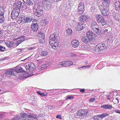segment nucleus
Returning a JSON list of instances; mask_svg holds the SVG:
<instances>
[{
    "label": "nucleus",
    "mask_w": 120,
    "mask_h": 120,
    "mask_svg": "<svg viewBox=\"0 0 120 120\" xmlns=\"http://www.w3.org/2000/svg\"><path fill=\"white\" fill-rule=\"evenodd\" d=\"M62 64H63L64 67H68L73 64V62L70 61H62Z\"/></svg>",
    "instance_id": "2eb2a0df"
},
{
    "label": "nucleus",
    "mask_w": 120,
    "mask_h": 120,
    "mask_svg": "<svg viewBox=\"0 0 120 120\" xmlns=\"http://www.w3.org/2000/svg\"><path fill=\"white\" fill-rule=\"evenodd\" d=\"M14 68V71L15 72L16 75L17 73L22 72L23 71L21 67L18 66H17Z\"/></svg>",
    "instance_id": "f3484780"
},
{
    "label": "nucleus",
    "mask_w": 120,
    "mask_h": 120,
    "mask_svg": "<svg viewBox=\"0 0 120 120\" xmlns=\"http://www.w3.org/2000/svg\"><path fill=\"white\" fill-rule=\"evenodd\" d=\"M108 30V29H105L104 31V33H105V32H107Z\"/></svg>",
    "instance_id": "0e129e2a"
},
{
    "label": "nucleus",
    "mask_w": 120,
    "mask_h": 120,
    "mask_svg": "<svg viewBox=\"0 0 120 120\" xmlns=\"http://www.w3.org/2000/svg\"><path fill=\"white\" fill-rule=\"evenodd\" d=\"M99 9L103 15L104 16H107L109 14V10L108 8H104L102 5L99 6Z\"/></svg>",
    "instance_id": "20e7f679"
},
{
    "label": "nucleus",
    "mask_w": 120,
    "mask_h": 120,
    "mask_svg": "<svg viewBox=\"0 0 120 120\" xmlns=\"http://www.w3.org/2000/svg\"><path fill=\"white\" fill-rule=\"evenodd\" d=\"M94 51L95 53L96 54H100L101 52L98 45H96L94 48Z\"/></svg>",
    "instance_id": "4be33fe9"
},
{
    "label": "nucleus",
    "mask_w": 120,
    "mask_h": 120,
    "mask_svg": "<svg viewBox=\"0 0 120 120\" xmlns=\"http://www.w3.org/2000/svg\"><path fill=\"white\" fill-rule=\"evenodd\" d=\"M59 36V34L57 32L54 33L53 34H51L50 36V38L52 39H57L58 40V37Z\"/></svg>",
    "instance_id": "b1692460"
},
{
    "label": "nucleus",
    "mask_w": 120,
    "mask_h": 120,
    "mask_svg": "<svg viewBox=\"0 0 120 120\" xmlns=\"http://www.w3.org/2000/svg\"><path fill=\"white\" fill-rule=\"evenodd\" d=\"M95 19L96 21L99 23H100L102 26H104L106 24V22L104 19L103 17L100 14L96 15Z\"/></svg>",
    "instance_id": "f257e3e1"
},
{
    "label": "nucleus",
    "mask_w": 120,
    "mask_h": 120,
    "mask_svg": "<svg viewBox=\"0 0 120 120\" xmlns=\"http://www.w3.org/2000/svg\"><path fill=\"white\" fill-rule=\"evenodd\" d=\"M98 25L96 22H94L92 23L91 26L92 27H93L95 26H97Z\"/></svg>",
    "instance_id": "a18cd8bd"
},
{
    "label": "nucleus",
    "mask_w": 120,
    "mask_h": 120,
    "mask_svg": "<svg viewBox=\"0 0 120 120\" xmlns=\"http://www.w3.org/2000/svg\"><path fill=\"white\" fill-rule=\"evenodd\" d=\"M115 9L117 11L120 10V2L117 1L114 3Z\"/></svg>",
    "instance_id": "a211bd4d"
},
{
    "label": "nucleus",
    "mask_w": 120,
    "mask_h": 120,
    "mask_svg": "<svg viewBox=\"0 0 120 120\" xmlns=\"http://www.w3.org/2000/svg\"><path fill=\"white\" fill-rule=\"evenodd\" d=\"M88 41H89V40H88L85 36H83L81 39L82 41L86 44H88Z\"/></svg>",
    "instance_id": "cd10ccee"
},
{
    "label": "nucleus",
    "mask_w": 120,
    "mask_h": 120,
    "mask_svg": "<svg viewBox=\"0 0 120 120\" xmlns=\"http://www.w3.org/2000/svg\"><path fill=\"white\" fill-rule=\"evenodd\" d=\"M19 13L12 11L11 15V17L12 19H15L18 16Z\"/></svg>",
    "instance_id": "aec40b11"
},
{
    "label": "nucleus",
    "mask_w": 120,
    "mask_h": 120,
    "mask_svg": "<svg viewBox=\"0 0 120 120\" xmlns=\"http://www.w3.org/2000/svg\"><path fill=\"white\" fill-rule=\"evenodd\" d=\"M66 32L68 35H71L72 33V31L71 29H68L66 31Z\"/></svg>",
    "instance_id": "4c0bfd02"
},
{
    "label": "nucleus",
    "mask_w": 120,
    "mask_h": 120,
    "mask_svg": "<svg viewBox=\"0 0 120 120\" xmlns=\"http://www.w3.org/2000/svg\"><path fill=\"white\" fill-rule=\"evenodd\" d=\"M22 115V113H21L20 114L21 116L20 117H16L15 118H14L13 119V120H22V119H21V115Z\"/></svg>",
    "instance_id": "ea45409f"
},
{
    "label": "nucleus",
    "mask_w": 120,
    "mask_h": 120,
    "mask_svg": "<svg viewBox=\"0 0 120 120\" xmlns=\"http://www.w3.org/2000/svg\"><path fill=\"white\" fill-rule=\"evenodd\" d=\"M86 34V37L89 41L95 39V35L91 31H87Z\"/></svg>",
    "instance_id": "6e6552de"
},
{
    "label": "nucleus",
    "mask_w": 120,
    "mask_h": 120,
    "mask_svg": "<svg viewBox=\"0 0 120 120\" xmlns=\"http://www.w3.org/2000/svg\"><path fill=\"white\" fill-rule=\"evenodd\" d=\"M120 99V97L117 96L115 98L113 99V102L115 104H117L119 103V100Z\"/></svg>",
    "instance_id": "5701e85b"
},
{
    "label": "nucleus",
    "mask_w": 120,
    "mask_h": 120,
    "mask_svg": "<svg viewBox=\"0 0 120 120\" xmlns=\"http://www.w3.org/2000/svg\"><path fill=\"white\" fill-rule=\"evenodd\" d=\"M6 49L5 47H3L1 45H0V51H1L4 52Z\"/></svg>",
    "instance_id": "58836bf2"
},
{
    "label": "nucleus",
    "mask_w": 120,
    "mask_h": 120,
    "mask_svg": "<svg viewBox=\"0 0 120 120\" xmlns=\"http://www.w3.org/2000/svg\"><path fill=\"white\" fill-rule=\"evenodd\" d=\"M47 95V93H44L43 92L42 93H41V96H46Z\"/></svg>",
    "instance_id": "5fc2aeb1"
},
{
    "label": "nucleus",
    "mask_w": 120,
    "mask_h": 120,
    "mask_svg": "<svg viewBox=\"0 0 120 120\" xmlns=\"http://www.w3.org/2000/svg\"><path fill=\"white\" fill-rule=\"evenodd\" d=\"M26 4L28 5H32L33 4V0H26Z\"/></svg>",
    "instance_id": "c9c22d12"
},
{
    "label": "nucleus",
    "mask_w": 120,
    "mask_h": 120,
    "mask_svg": "<svg viewBox=\"0 0 120 120\" xmlns=\"http://www.w3.org/2000/svg\"><path fill=\"white\" fill-rule=\"evenodd\" d=\"M32 23L31 26V30L34 32H36L38 30V21L37 20H34L32 21Z\"/></svg>",
    "instance_id": "423d86ee"
},
{
    "label": "nucleus",
    "mask_w": 120,
    "mask_h": 120,
    "mask_svg": "<svg viewBox=\"0 0 120 120\" xmlns=\"http://www.w3.org/2000/svg\"><path fill=\"white\" fill-rule=\"evenodd\" d=\"M28 117L29 118H31L32 119H34L37 120H38L37 116L35 115H29L28 116Z\"/></svg>",
    "instance_id": "2f4dec72"
},
{
    "label": "nucleus",
    "mask_w": 120,
    "mask_h": 120,
    "mask_svg": "<svg viewBox=\"0 0 120 120\" xmlns=\"http://www.w3.org/2000/svg\"><path fill=\"white\" fill-rule=\"evenodd\" d=\"M87 112V111L85 109H81L77 112V116L82 117V116H85Z\"/></svg>",
    "instance_id": "9b49d317"
},
{
    "label": "nucleus",
    "mask_w": 120,
    "mask_h": 120,
    "mask_svg": "<svg viewBox=\"0 0 120 120\" xmlns=\"http://www.w3.org/2000/svg\"><path fill=\"white\" fill-rule=\"evenodd\" d=\"M74 98V97L73 96L67 97L66 98V100H67L68 99H71Z\"/></svg>",
    "instance_id": "8fccbe9b"
},
{
    "label": "nucleus",
    "mask_w": 120,
    "mask_h": 120,
    "mask_svg": "<svg viewBox=\"0 0 120 120\" xmlns=\"http://www.w3.org/2000/svg\"><path fill=\"white\" fill-rule=\"evenodd\" d=\"M115 41L116 42H120V39H116Z\"/></svg>",
    "instance_id": "bf43d9fd"
},
{
    "label": "nucleus",
    "mask_w": 120,
    "mask_h": 120,
    "mask_svg": "<svg viewBox=\"0 0 120 120\" xmlns=\"http://www.w3.org/2000/svg\"><path fill=\"white\" fill-rule=\"evenodd\" d=\"M83 24H82V23L78 22V23L76 24H75V28L77 31H81L84 29V28L82 26Z\"/></svg>",
    "instance_id": "4468645a"
},
{
    "label": "nucleus",
    "mask_w": 120,
    "mask_h": 120,
    "mask_svg": "<svg viewBox=\"0 0 120 120\" xmlns=\"http://www.w3.org/2000/svg\"><path fill=\"white\" fill-rule=\"evenodd\" d=\"M97 26H95L93 27H92V29L94 31H96L97 30V31H96V34L98 35H100V33H99L98 34V33L99 32V28H100L98 26V25Z\"/></svg>",
    "instance_id": "6ab92c4d"
},
{
    "label": "nucleus",
    "mask_w": 120,
    "mask_h": 120,
    "mask_svg": "<svg viewBox=\"0 0 120 120\" xmlns=\"http://www.w3.org/2000/svg\"><path fill=\"white\" fill-rule=\"evenodd\" d=\"M43 13L42 8L40 6H38L36 11L35 12L34 14L38 17L41 16Z\"/></svg>",
    "instance_id": "1a4fd4ad"
},
{
    "label": "nucleus",
    "mask_w": 120,
    "mask_h": 120,
    "mask_svg": "<svg viewBox=\"0 0 120 120\" xmlns=\"http://www.w3.org/2000/svg\"><path fill=\"white\" fill-rule=\"evenodd\" d=\"M44 61V60L43 59L38 60V62L39 63V64H41Z\"/></svg>",
    "instance_id": "de8ad7c7"
},
{
    "label": "nucleus",
    "mask_w": 120,
    "mask_h": 120,
    "mask_svg": "<svg viewBox=\"0 0 120 120\" xmlns=\"http://www.w3.org/2000/svg\"><path fill=\"white\" fill-rule=\"evenodd\" d=\"M90 18L86 15H82L79 17V21L82 24L86 23L88 21L90 20Z\"/></svg>",
    "instance_id": "7ed1b4c3"
},
{
    "label": "nucleus",
    "mask_w": 120,
    "mask_h": 120,
    "mask_svg": "<svg viewBox=\"0 0 120 120\" xmlns=\"http://www.w3.org/2000/svg\"><path fill=\"white\" fill-rule=\"evenodd\" d=\"M84 5L82 2L80 3L78 5V12L79 13L82 14L84 11Z\"/></svg>",
    "instance_id": "9d476101"
},
{
    "label": "nucleus",
    "mask_w": 120,
    "mask_h": 120,
    "mask_svg": "<svg viewBox=\"0 0 120 120\" xmlns=\"http://www.w3.org/2000/svg\"><path fill=\"white\" fill-rule=\"evenodd\" d=\"M14 8H19H19H20V7H17V6H14Z\"/></svg>",
    "instance_id": "774afa93"
},
{
    "label": "nucleus",
    "mask_w": 120,
    "mask_h": 120,
    "mask_svg": "<svg viewBox=\"0 0 120 120\" xmlns=\"http://www.w3.org/2000/svg\"><path fill=\"white\" fill-rule=\"evenodd\" d=\"M13 68L7 70L4 74V76L6 78H10L11 76L16 75L15 72Z\"/></svg>",
    "instance_id": "f03ea898"
},
{
    "label": "nucleus",
    "mask_w": 120,
    "mask_h": 120,
    "mask_svg": "<svg viewBox=\"0 0 120 120\" xmlns=\"http://www.w3.org/2000/svg\"><path fill=\"white\" fill-rule=\"evenodd\" d=\"M69 56L71 59H76L77 58V55L73 53H70Z\"/></svg>",
    "instance_id": "c85d7f7f"
},
{
    "label": "nucleus",
    "mask_w": 120,
    "mask_h": 120,
    "mask_svg": "<svg viewBox=\"0 0 120 120\" xmlns=\"http://www.w3.org/2000/svg\"><path fill=\"white\" fill-rule=\"evenodd\" d=\"M56 118L59 119H61V116L60 115H58L56 116Z\"/></svg>",
    "instance_id": "4d7b16f0"
},
{
    "label": "nucleus",
    "mask_w": 120,
    "mask_h": 120,
    "mask_svg": "<svg viewBox=\"0 0 120 120\" xmlns=\"http://www.w3.org/2000/svg\"><path fill=\"white\" fill-rule=\"evenodd\" d=\"M39 54L41 56H45L48 55V53L45 51H42L41 52H39Z\"/></svg>",
    "instance_id": "72a5a7b5"
},
{
    "label": "nucleus",
    "mask_w": 120,
    "mask_h": 120,
    "mask_svg": "<svg viewBox=\"0 0 120 120\" xmlns=\"http://www.w3.org/2000/svg\"><path fill=\"white\" fill-rule=\"evenodd\" d=\"M62 61L59 63L58 65V67H64L63 66V64H62Z\"/></svg>",
    "instance_id": "603ef678"
},
{
    "label": "nucleus",
    "mask_w": 120,
    "mask_h": 120,
    "mask_svg": "<svg viewBox=\"0 0 120 120\" xmlns=\"http://www.w3.org/2000/svg\"><path fill=\"white\" fill-rule=\"evenodd\" d=\"M103 1H107V2H110V0H103Z\"/></svg>",
    "instance_id": "338daca9"
},
{
    "label": "nucleus",
    "mask_w": 120,
    "mask_h": 120,
    "mask_svg": "<svg viewBox=\"0 0 120 120\" xmlns=\"http://www.w3.org/2000/svg\"><path fill=\"white\" fill-rule=\"evenodd\" d=\"M49 66V64L48 63H47L45 64H43L42 65V67L44 68H45L46 67H48Z\"/></svg>",
    "instance_id": "79ce46f5"
},
{
    "label": "nucleus",
    "mask_w": 120,
    "mask_h": 120,
    "mask_svg": "<svg viewBox=\"0 0 120 120\" xmlns=\"http://www.w3.org/2000/svg\"><path fill=\"white\" fill-rule=\"evenodd\" d=\"M91 66V65H89L87 66H83L82 67V68L85 67V68L87 67L88 68H89L90 67V66Z\"/></svg>",
    "instance_id": "13d9d810"
},
{
    "label": "nucleus",
    "mask_w": 120,
    "mask_h": 120,
    "mask_svg": "<svg viewBox=\"0 0 120 120\" xmlns=\"http://www.w3.org/2000/svg\"><path fill=\"white\" fill-rule=\"evenodd\" d=\"M37 93L38 94L40 95H41V93L40 91H37Z\"/></svg>",
    "instance_id": "052dcab7"
},
{
    "label": "nucleus",
    "mask_w": 120,
    "mask_h": 120,
    "mask_svg": "<svg viewBox=\"0 0 120 120\" xmlns=\"http://www.w3.org/2000/svg\"><path fill=\"white\" fill-rule=\"evenodd\" d=\"M98 45L101 52L102 51H105L106 49V47L104 44L99 43Z\"/></svg>",
    "instance_id": "dca6fc26"
},
{
    "label": "nucleus",
    "mask_w": 120,
    "mask_h": 120,
    "mask_svg": "<svg viewBox=\"0 0 120 120\" xmlns=\"http://www.w3.org/2000/svg\"><path fill=\"white\" fill-rule=\"evenodd\" d=\"M30 65V71H32L34 70L35 68L34 64L32 62L29 63Z\"/></svg>",
    "instance_id": "393cba45"
},
{
    "label": "nucleus",
    "mask_w": 120,
    "mask_h": 120,
    "mask_svg": "<svg viewBox=\"0 0 120 120\" xmlns=\"http://www.w3.org/2000/svg\"><path fill=\"white\" fill-rule=\"evenodd\" d=\"M30 65L29 63L28 64H27L26 66V69L27 70H28L30 71Z\"/></svg>",
    "instance_id": "3c124183"
},
{
    "label": "nucleus",
    "mask_w": 120,
    "mask_h": 120,
    "mask_svg": "<svg viewBox=\"0 0 120 120\" xmlns=\"http://www.w3.org/2000/svg\"><path fill=\"white\" fill-rule=\"evenodd\" d=\"M58 40L57 39L51 38L49 40V43L53 49H55L58 45L57 43Z\"/></svg>",
    "instance_id": "39448f33"
},
{
    "label": "nucleus",
    "mask_w": 120,
    "mask_h": 120,
    "mask_svg": "<svg viewBox=\"0 0 120 120\" xmlns=\"http://www.w3.org/2000/svg\"><path fill=\"white\" fill-rule=\"evenodd\" d=\"M101 107L103 109H112V105H110L106 104L101 106Z\"/></svg>",
    "instance_id": "412c9836"
},
{
    "label": "nucleus",
    "mask_w": 120,
    "mask_h": 120,
    "mask_svg": "<svg viewBox=\"0 0 120 120\" xmlns=\"http://www.w3.org/2000/svg\"><path fill=\"white\" fill-rule=\"evenodd\" d=\"M33 20L31 16H27L25 17L22 22L25 24L30 22Z\"/></svg>",
    "instance_id": "ddd939ff"
},
{
    "label": "nucleus",
    "mask_w": 120,
    "mask_h": 120,
    "mask_svg": "<svg viewBox=\"0 0 120 120\" xmlns=\"http://www.w3.org/2000/svg\"><path fill=\"white\" fill-rule=\"evenodd\" d=\"M101 115L102 119H103V118L105 117L106 116L109 115V114L107 113H103Z\"/></svg>",
    "instance_id": "37998d69"
},
{
    "label": "nucleus",
    "mask_w": 120,
    "mask_h": 120,
    "mask_svg": "<svg viewBox=\"0 0 120 120\" xmlns=\"http://www.w3.org/2000/svg\"><path fill=\"white\" fill-rule=\"evenodd\" d=\"M24 40L22 39L19 40L17 41L15 44V45L16 46H18L19 44L21 43L24 41Z\"/></svg>",
    "instance_id": "e433bc0d"
},
{
    "label": "nucleus",
    "mask_w": 120,
    "mask_h": 120,
    "mask_svg": "<svg viewBox=\"0 0 120 120\" xmlns=\"http://www.w3.org/2000/svg\"><path fill=\"white\" fill-rule=\"evenodd\" d=\"M4 8L3 6L0 4V16L3 15L4 14Z\"/></svg>",
    "instance_id": "bb28decb"
},
{
    "label": "nucleus",
    "mask_w": 120,
    "mask_h": 120,
    "mask_svg": "<svg viewBox=\"0 0 120 120\" xmlns=\"http://www.w3.org/2000/svg\"><path fill=\"white\" fill-rule=\"evenodd\" d=\"M72 46L74 48H76L79 45V41L76 39H73L71 42Z\"/></svg>",
    "instance_id": "f8f14e48"
},
{
    "label": "nucleus",
    "mask_w": 120,
    "mask_h": 120,
    "mask_svg": "<svg viewBox=\"0 0 120 120\" xmlns=\"http://www.w3.org/2000/svg\"><path fill=\"white\" fill-rule=\"evenodd\" d=\"M93 119L95 120H99V119L100 120L102 119L101 115H97L94 116Z\"/></svg>",
    "instance_id": "473e14b6"
},
{
    "label": "nucleus",
    "mask_w": 120,
    "mask_h": 120,
    "mask_svg": "<svg viewBox=\"0 0 120 120\" xmlns=\"http://www.w3.org/2000/svg\"><path fill=\"white\" fill-rule=\"evenodd\" d=\"M115 112L118 113L120 114V110L118 109H116L115 110Z\"/></svg>",
    "instance_id": "6e6d98bb"
},
{
    "label": "nucleus",
    "mask_w": 120,
    "mask_h": 120,
    "mask_svg": "<svg viewBox=\"0 0 120 120\" xmlns=\"http://www.w3.org/2000/svg\"><path fill=\"white\" fill-rule=\"evenodd\" d=\"M79 91L83 93L85 92V90L84 89H79Z\"/></svg>",
    "instance_id": "864d4df0"
},
{
    "label": "nucleus",
    "mask_w": 120,
    "mask_h": 120,
    "mask_svg": "<svg viewBox=\"0 0 120 120\" xmlns=\"http://www.w3.org/2000/svg\"><path fill=\"white\" fill-rule=\"evenodd\" d=\"M38 35L39 36V39L40 43L41 44H44L45 42V35L43 32L41 31L38 32Z\"/></svg>",
    "instance_id": "0eeeda50"
},
{
    "label": "nucleus",
    "mask_w": 120,
    "mask_h": 120,
    "mask_svg": "<svg viewBox=\"0 0 120 120\" xmlns=\"http://www.w3.org/2000/svg\"><path fill=\"white\" fill-rule=\"evenodd\" d=\"M21 4L22 2L21 1H18L14 4V6H17L19 7H20Z\"/></svg>",
    "instance_id": "f704fd0d"
},
{
    "label": "nucleus",
    "mask_w": 120,
    "mask_h": 120,
    "mask_svg": "<svg viewBox=\"0 0 120 120\" xmlns=\"http://www.w3.org/2000/svg\"><path fill=\"white\" fill-rule=\"evenodd\" d=\"M5 44L8 47L10 48L12 47L13 46L14 43L8 41L6 42Z\"/></svg>",
    "instance_id": "c756f323"
},
{
    "label": "nucleus",
    "mask_w": 120,
    "mask_h": 120,
    "mask_svg": "<svg viewBox=\"0 0 120 120\" xmlns=\"http://www.w3.org/2000/svg\"><path fill=\"white\" fill-rule=\"evenodd\" d=\"M13 11L19 13L20 11L19 9L18 8H14Z\"/></svg>",
    "instance_id": "a19ab883"
},
{
    "label": "nucleus",
    "mask_w": 120,
    "mask_h": 120,
    "mask_svg": "<svg viewBox=\"0 0 120 120\" xmlns=\"http://www.w3.org/2000/svg\"><path fill=\"white\" fill-rule=\"evenodd\" d=\"M34 48H32V47H30V48H27V49H30V50H31V49H34Z\"/></svg>",
    "instance_id": "69168bd1"
},
{
    "label": "nucleus",
    "mask_w": 120,
    "mask_h": 120,
    "mask_svg": "<svg viewBox=\"0 0 120 120\" xmlns=\"http://www.w3.org/2000/svg\"><path fill=\"white\" fill-rule=\"evenodd\" d=\"M18 23H20L22 22V20H18Z\"/></svg>",
    "instance_id": "680f3d73"
},
{
    "label": "nucleus",
    "mask_w": 120,
    "mask_h": 120,
    "mask_svg": "<svg viewBox=\"0 0 120 120\" xmlns=\"http://www.w3.org/2000/svg\"><path fill=\"white\" fill-rule=\"evenodd\" d=\"M110 96L108 95L107 96V98L108 100H110Z\"/></svg>",
    "instance_id": "e2e57ef3"
},
{
    "label": "nucleus",
    "mask_w": 120,
    "mask_h": 120,
    "mask_svg": "<svg viewBox=\"0 0 120 120\" xmlns=\"http://www.w3.org/2000/svg\"><path fill=\"white\" fill-rule=\"evenodd\" d=\"M95 101V99L94 98H91L89 100V101L90 102H92Z\"/></svg>",
    "instance_id": "09e8293b"
},
{
    "label": "nucleus",
    "mask_w": 120,
    "mask_h": 120,
    "mask_svg": "<svg viewBox=\"0 0 120 120\" xmlns=\"http://www.w3.org/2000/svg\"><path fill=\"white\" fill-rule=\"evenodd\" d=\"M101 115L102 119H103V118L105 117L106 116L109 115V114L107 113H103Z\"/></svg>",
    "instance_id": "c03bdc74"
},
{
    "label": "nucleus",
    "mask_w": 120,
    "mask_h": 120,
    "mask_svg": "<svg viewBox=\"0 0 120 120\" xmlns=\"http://www.w3.org/2000/svg\"><path fill=\"white\" fill-rule=\"evenodd\" d=\"M21 7L23 8H26V5L24 3H22L21 5Z\"/></svg>",
    "instance_id": "49530a36"
},
{
    "label": "nucleus",
    "mask_w": 120,
    "mask_h": 120,
    "mask_svg": "<svg viewBox=\"0 0 120 120\" xmlns=\"http://www.w3.org/2000/svg\"><path fill=\"white\" fill-rule=\"evenodd\" d=\"M110 2L103 1L102 4V5L104 8H108L109 6Z\"/></svg>",
    "instance_id": "7c9ffc66"
},
{
    "label": "nucleus",
    "mask_w": 120,
    "mask_h": 120,
    "mask_svg": "<svg viewBox=\"0 0 120 120\" xmlns=\"http://www.w3.org/2000/svg\"><path fill=\"white\" fill-rule=\"evenodd\" d=\"M27 116V114L25 113H22V115H21V119L22 120H31L29 119H27L26 118Z\"/></svg>",
    "instance_id": "a878e982"
}]
</instances>
